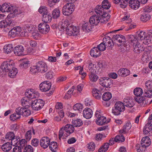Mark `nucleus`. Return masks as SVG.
<instances>
[{
	"mask_svg": "<svg viewBox=\"0 0 152 152\" xmlns=\"http://www.w3.org/2000/svg\"><path fill=\"white\" fill-rule=\"evenodd\" d=\"M96 15L91 16L90 18L89 22L93 26H97L99 23H106L110 18V16L108 13L101 14L96 13Z\"/></svg>",
	"mask_w": 152,
	"mask_h": 152,
	"instance_id": "1",
	"label": "nucleus"
},
{
	"mask_svg": "<svg viewBox=\"0 0 152 152\" xmlns=\"http://www.w3.org/2000/svg\"><path fill=\"white\" fill-rule=\"evenodd\" d=\"M111 5L108 1L104 0L102 3V5H98L95 9L96 13H100L101 15L103 14L107 13L104 11V9H108L110 7Z\"/></svg>",
	"mask_w": 152,
	"mask_h": 152,
	"instance_id": "2",
	"label": "nucleus"
},
{
	"mask_svg": "<svg viewBox=\"0 0 152 152\" xmlns=\"http://www.w3.org/2000/svg\"><path fill=\"white\" fill-rule=\"evenodd\" d=\"M125 110V107L124 103L121 102H118L114 105V107L112 110V113L114 115H120L121 112Z\"/></svg>",
	"mask_w": 152,
	"mask_h": 152,
	"instance_id": "3",
	"label": "nucleus"
},
{
	"mask_svg": "<svg viewBox=\"0 0 152 152\" xmlns=\"http://www.w3.org/2000/svg\"><path fill=\"white\" fill-rule=\"evenodd\" d=\"M138 38L140 40H143V43L145 45L152 44V37L147 35L145 32L142 31L139 32Z\"/></svg>",
	"mask_w": 152,
	"mask_h": 152,
	"instance_id": "4",
	"label": "nucleus"
},
{
	"mask_svg": "<svg viewBox=\"0 0 152 152\" xmlns=\"http://www.w3.org/2000/svg\"><path fill=\"white\" fill-rule=\"evenodd\" d=\"M75 9V6L73 4L67 3L63 7L62 12L64 15L68 16L73 12Z\"/></svg>",
	"mask_w": 152,
	"mask_h": 152,
	"instance_id": "5",
	"label": "nucleus"
},
{
	"mask_svg": "<svg viewBox=\"0 0 152 152\" xmlns=\"http://www.w3.org/2000/svg\"><path fill=\"white\" fill-rule=\"evenodd\" d=\"M9 11L11 14L9 15L7 17L9 18L14 17L15 15H20L21 16V14H23V10L19 9L17 7L13 6L11 5H10Z\"/></svg>",
	"mask_w": 152,
	"mask_h": 152,
	"instance_id": "6",
	"label": "nucleus"
},
{
	"mask_svg": "<svg viewBox=\"0 0 152 152\" xmlns=\"http://www.w3.org/2000/svg\"><path fill=\"white\" fill-rule=\"evenodd\" d=\"M44 104V102L42 100L37 99L32 101L31 106L33 110L38 111L43 107Z\"/></svg>",
	"mask_w": 152,
	"mask_h": 152,
	"instance_id": "7",
	"label": "nucleus"
},
{
	"mask_svg": "<svg viewBox=\"0 0 152 152\" xmlns=\"http://www.w3.org/2000/svg\"><path fill=\"white\" fill-rule=\"evenodd\" d=\"M113 39L115 41V42H118L119 44H117L119 46L124 45L126 42V39L124 36L121 34H115L113 36Z\"/></svg>",
	"mask_w": 152,
	"mask_h": 152,
	"instance_id": "8",
	"label": "nucleus"
},
{
	"mask_svg": "<svg viewBox=\"0 0 152 152\" xmlns=\"http://www.w3.org/2000/svg\"><path fill=\"white\" fill-rule=\"evenodd\" d=\"M99 80V83L101 85L106 88H110V86L113 84V80L108 77H101Z\"/></svg>",
	"mask_w": 152,
	"mask_h": 152,
	"instance_id": "9",
	"label": "nucleus"
},
{
	"mask_svg": "<svg viewBox=\"0 0 152 152\" xmlns=\"http://www.w3.org/2000/svg\"><path fill=\"white\" fill-rule=\"evenodd\" d=\"M13 67V65L10 61H4L1 66V68L3 71L7 72L10 71Z\"/></svg>",
	"mask_w": 152,
	"mask_h": 152,
	"instance_id": "10",
	"label": "nucleus"
},
{
	"mask_svg": "<svg viewBox=\"0 0 152 152\" xmlns=\"http://www.w3.org/2000/svg\"><path fill=\"white\" fill-rule=\"evenodd\" d=\"M38 29L39 31L42 34H46L50 30V26L47 23H41L38 25Z\"/></svg>",
	"mask_w": 152,
	"mask_h": 152,
	"instance_id": "11",
	"label": "nucleus"
},
{
	"mask_svg": "<svg viewBox=\"0 0 152 152\" xmlns=\"http://www.w3.org/2000/svg\"><path fill=\"white\" fill-rule=\"evenodd\" d=\"M51 86V83L49 81L43 82L39 85L40 90L43 92H46L48 91L50 88Z\"/></svg>",
	"mask_w": 152,
	"mask_h": 152,
	"instance_id": "12",
	"label": "nucleus"
},
{
	"mask_svg": "<svg viewBox=\"0 0 152 152\" xmlns=\"http://www.w3.org/2000/svg\"><path fill=\"white\" fill-rule=\"evenodd\" d=\"M36 66L38 69H39V72L42 73H44L48 70L47 65L43 61H39L37 63Z\"/></svg>",
	"mask_w": 152,
	"mask_h": 152,
	"instance_id": "13",
	"label": "nucleus"
},
{
	"mask_svg": "<svg viewBox=\"0 0 152 152\" xmlns=\"http://www.w3.org/2000/svg\"><path fill=\"white\" fill-rule=\"evenodd\" d=\"M66 33L69 35L75 36L78 33L79 30L76 27L70 25L69 26V28L66 29Z\"/></svg>",
	"mask_w": 152,
	"mask_h": 152,
	"instance_id": "14",
	"label": "nucleus"
},
{
	"mask_svg": "<svg viewBox=\"0 0 152 152\" xmlns=\"http://www.w3.org/2000/svg\"><path fill=\"white\" fill-rule=\"evenodd\" d=\"M134 99L137 102L140 104L142 106H144L148 104V101L147 98L145 96H137L134 97Z\"/></svg>",
	"mask_w": 152,
	"mask_h": 152,
	"instance_id": "15",
	"label": "nucleus"
},
{
	"mask_svg": "<svg viewBox=\"0 0 152 152\" xmlns=\"http://www.w3.org/2000/svg\"><path fill=\"white\" fill-rule=\"evenodd\" d=\"M28 90L25 93L26 96L28 98L33 99L38 98L39 95V93L36 91H33V90Z\"/></svg>",
	"mask_w": 152,
	"mask_h": 152,
	"instance_id": "16",
	"label": "nucleus"
},
{
	"mask_svg": "<svg viewBox=\"0 0 152 152\" xmlns=\"http://www.w3.org/2000/svg\"><path fill=\"white\" fill-rule=\"evenodd\" d=\"M21 31V28L19 26L14 27L9 32V35L12 37L18 35Z\"/></svg>",
	"mask_w": 152,
	"mask_h": 152,
	"instance_id": "17",
	"label": "nucleus"
},
{
	"mask_svg": "<svg viewBox=\"0 0 152 152\" xmlns=\"http://www.w3.org/2000/svg\"><path fill=\"white\" fill-rule=\"evenodd\" d=\"M50 139L48 137H44L40 141V145L43 148L45 149L48 147L50 144Z\"/></svg>",
	"mask_w": 152,
	"mask_h": 152,
	"instance_id": "18",
	"label": "nucleus"
},
{
	"mask_svg": "<svg viewBox=\"0 0 152 152\" xmlns=\"http://www.w3.org/2000/svg\"><path fill=\"white\" fill-rule=\"evenodd\" d=\"M24 50L23 47L21 45H18L15 47L14 49V53L18 56L26 54L24 53Z\"/></svg>",
	"mask_w": 152,
	"mask_h": 152,
	"instance_id": "19",
	"label": "nucleus"
},
{
	"mask_svg": "<svg viewBox=\"0 0 152 152\" xmlns=\"http://www.w3.org/2000/svg\"><path fill=\"white\" fill-rule=\"evenodd\" d=\"M130 71L126 68H121L118 71L117 74L120 76L125 77L130 74Z\"/></svg>",
	"mask_w": 152,
	"mask_h": 152,
	"instance_id": "20",
	"label": "nucleus"
},
{
	"mask_svg": "<svg viewBox=\"0 0 152 152\" xmlns=\"http://www.w3.org/2000/svg\"><path fill=\"white\" fill-rule=\"evenodd\" d=\"M32 101L31 99H29L28 97H25L22 99L21 102L22 106L23 107L28 108L31 105Z\"/></svg>",
	"mask_w": 152,
	"mask_h": 152,
	"instance_id": "21",
	"label": "nucleus"
},
{
	"mask_svg": "<svg viewBox=\"0 0 152 152\" xmlns=\"http://www.w3.org/2000/svg\"><path fill=\"white\" fill-rule=\"evenodd\" d=\"M134 51L136 53H139L144 50L143 46L139 42L133 45Z\"/></svg>",
	"mask_w": 152,
	"mask_h": 152,
	"instance_id": "22",
	"label": "nucleus"
},
{
	"mask_svg": "<svg viewBox=\"0 0 152 152\" xmlns=\"http://www.w3.org/2000/svg\"><path fill=\"white\" fill-rule=\"evenodd\" d=\"M83 114L84 117L86 119H89L92 116L93 111L91 109L87 108L83 110Z\"/></svg>",
	"mask_w": 152,
	"mask_h": 152,
	"instance_id": "23",
	"label": "nucleus"
},
{
	"mask_svg": "<svg viewBox=\"0 0 152 152\" xmlns=\"http://www.w3.org/2000/svg\"><path fill=\"white\" fill-rule=\"evenodd\" d=\"M93 28V25H91L90 23H84L82 26V29L86 32H89Z\"/></svg>",
	"mask_w": 152,
	"mask_h": 152,
	"instance_id": "24",
	"label": "nucleus"
},
{
	"mask_svg": "<svg viewBox=\"0 0 152 152\" xmlns=\"http://www.w3.org/2000/svg\"><path fill=\"white\" fill-rule=\"evenodd\" d=\"M140 3L138 0H132L129 2L130 7L134 10H136L139 8L140 6Z\"/></svg>",
	"mask_w": 152,
	"mask_h": 152,
	"instance_id": "25",
	"label": "nucleus"
},
{
	"mask_svg": "<svg viewBox=\"0 0 152 152\" xmlns=\"http://www.w3.org/2000/svg\"><path fill=\"white\" fill-rule=\"evenodd\" d=\"M151 144V141L148 136L143 137L141 140V145L146 148L149 146Z\"/></svg>",
	"mask_w": 152,
	"mask_h": 152,
	"instance_id": "26",
	"label": "nucleus"
},
{
	"mask_svg": "<svg viewBox=\"0 0 152 152\" xmlns=\"http://www.w3.org/2000/svg\"><path fill=\"white\" fill-rule=\"evenodd\" d=\"M143 133L145 134H148L149 136L152 135V126L147 124L145 126L143 129Z\"/></svg>",
	"mask_w": 152,
	"mask_h": 152,
	"instance_id": "27",
	"label": "nucleus"
},
{
	"mask_svg": "<svg viewBox=\"0 0 152 152\" xmlns=\"http://www.w3.org/2000/svg\"><path fill=\"white\" fill-rule=\"evenodd\" d=\"M132 125L130 122H128L123 126L122 129L120 130V132L125 134L127 133L129 130L131 129Z\"/></svg>",
	"mask_w": 152,
	"mask_h": 152,
	"instance_id": "28",
	"label": "nucleus"
},
{
	"mask_svg": "<svg viewBox=\"0 0 152 152\" xmlns=\"http://www.w3.org/2000/svg\"><path fill=\"white\" fill-rule=\"evenodd\" d=\"M92 93L93 96L96 99H99L101 98L102 94L100 90L94 89L92 91Z\"/></svg>",
	"mask_w": 152,
	"mask_h": 152,
	"instance_id": "29",
	"label": "nucleus"
},
{
	"mask_svg": "<svg viewBox=\"0 0 152 152\" xmlns=\"http://www.w3.org/2000/svg\"><path fill=\"white\" fill-rule=\"evenodd\" d=\"M60 25L59 26V28L60 31L64 30V29H66V30L69 28V26H70L69 24L68 20H65L63 22L61 23Z\"/></svg>",
	"mask_w": 152,
	"mask_h": 152,
	"instance_id": "30",
	"label": "nucleus"
},
{
	"mask_svg": "<svg viewBox=\"0 0 152 152\" xmlns=\"http://www.w3.org/2000/svg\"><path fill=\"white\" fill-rule=\"evenodd\" d=\"M90 54L92 56L97 57L100 55V52L97 48L94 47L90 51Z\"/></svg>",
	"mask_w": 152,
	"mask_h": 152,
	"instance_id": "31",
	"label": "nucleus"
},
{
	"mask_svg": "<svg viewBox=\"0 0 152 152\" xmlns=\"http://www.w3.org/2000/svg\"><path fill=\"white\" fill-rule=\"evenodd\" d=\"M64 129L66 132L68 134H71L74 132L75 128L73 125L71 124H68L64 127Z\"/></svg>",
	"mask_w": 152,
	"mask_h": 152,
	"instance_id": "32",
	"label": "nucleus"
},
{
	"mask_svg": "<svg viewBox=\"0 0 152 152\" xmlns=\"http://www.w3.org/2000/svg\"><path fill=\"white\" fill-rule=\"evenodd\" d=\"M139 33H137L138 34ZM138 34L137 36H134L133 35H130L129 36V41H130L131 43L134 45L137 42H139L138 40H140L138 38Z\"/></svg>",
	"mask_w": 152,
	"mask_h": 152,
	"instance_id": "33",
	"label": "nucleus"
},
{
	"mask_svg": "<svg viewBox=\"0 0 152 152\" xmlns=\"http://www.w3.org/2000/svg\"><path fill=\"white\" fill-rule=\"evenodd\" d=\"M106 118L103 116L99 117L96 120V124L99 125H102L105 123H108V122H106Z\"/></svg>",
	"mask_w": 152,
	"mask_h": 152,
	"instance_id": "34",
	"label": "nucleus"
},
{
	"mask_svg": "<svg viewBox=\"0 0 152 152\" xmlns=\"http://www.w3.org/2000/svg\"><path fill=\"white\" fill-rule=\"evenodd\" d=\"M52 20L51 15L48 12L47 13L43 15L42 17V20L44 23H47L50 22Z\"/></svg>",
	"mask_w": 152,
	"mask_h": 152,
	"instance_id": "35",
	"label": "nucleus"
},
{
	"mask_svg": "<svg viewBox=\"0 0 152 152\" xmlns=\"http://www.w3.org/2000/svg\"><path fill=\"white\" fill-rule=\"evenodd\" d=\"M72 124L74 126L79 127L81 126L83 124V121L80 119H77L72 120Z\"/></svg>",
	"mask_w": 152,
	"mask_h": 152,
	"instance_id": "36",
	"label": "nucleus"
},
{
	"mask_svg": "<svg viewBox=\"0 0 152 152\" xmlns=\"http://www.w3.org/2000/svg\"><path fill=\"white\" fill-rule=\"evenodd\" d=\"M13 47L12 44H8L5 45L4 47V50L7 54L10 53L13 50Z\"/></svg>",
	"mask_w": 152,
	"mask_h": 152,
	"instance_id": "37",
	"label": "nucleus"
},
{
	"mask_svg": "<svg viewBox=\"0 0 152 152\" xmlns=\"http://www.w3.org/2000/svg\"><path fill=\"white\" fill-rule=\"evenodd\" d=\"M12 145L10 142H7L2 145L1 148L4 151H8L12 148Z\"/></svg>",
	"mask_w": 152,
	"mask_h": 152,
	"instance_id": "38",
	"label": "nucleus"
},
{
	"mask_svg": "<svg viewBox=\"0 0 152 152\" xmlns=\"http://www.w3.org/2000/svg\"><path fill=\"white\" fill-rule=\"evenodd\" d=\"M124 106L128 107H131L134 105V103L131 99H124Z\"/></svg>",
	"mask_w": 152,
	"mask_h": 152,
	"instance_id": "39",
	"label": "nucleus"
},
{
	"mask_svg": "<svg viewBox=\"0 0 152 152\" xmlns=\"http://www.w3.org/2000/svg\"><path fill=\"white\" fill-rule=\"evenodd\" d=\"M89 79L93 82H96L99 78L98 76L91 72L89 75Z\"/></svg>",
	"mask_w": 152,
	"mask_h": 152,
	"instance_id": "40",
	"label": "nucleus"
},
{
	"mask_svg": "<svg viewBox=\"0 0 152 152\" xmlns=\"http://www.w3.org/2000/svg\"><path fill=\"white\" fill-rule=\"evenodd\" d=\"M67 132H66L64 129V127H62L60 130L59 132V138L60 139L61 138L64 139L68 135L66 134Z\"/></svg>",
	"mask_w": 152,
	"mask_h": 152,
	"instance_id": "41",
	"label": "nucleus"
},
{
	"mask_svg": "<svg viewBox=\"0 0 152 152\" xmlns=\"http://www.w3.org/2000/svg\"><path fill=\"white\" fill-rule=\"evenodd\" d=\"M10 7V5L6 3H4L2 4V6H0V11H1L2 12H8L9 11Z\"/></svg>",
	"mask_w": 152,
	"mask_h": 152,
	"instance_id": "42",
	"label": "nucleus"
},
{
	"mask_svg": "<svg viewBox=\"0 0 152 152\" xmlns=\"http://www.w3.org/2000/svg\"><path fill=\"white\" fill-rule=\"evenodd\" d=\"M18 72L17 69L14 67L10 71L8 72V75L11 78H14L17 74Z\"/></svg>",
	"mask_w": 152,
	"mask_h": 152,
	"instance_id": "43",
	"label": "nucleus"
},
{
	"mask_svg": "<svg viewBox=\"0 0 152 152\" xmlns=\"http://www.w3.org/2000/svg\"><path fill=\"white\" fill-rule=\"evenodd\" d=\"M102 99L104 101L109 100L112 97L111 94L109 92L104 93L102 96Z\"/></svg>",
	"mask_w": 152,
	"mask_h": 152,
	"instance_id": "44",
	"label": "nucleus"
},
{
	"mask_svg": "<svg viewBox=\"0 0 152 152\" xmlns=\"http://www.w3.org/2000/svg\"><path fill=\"white\" fill-rule=\"evenodd\" d=\"M29 61L26 59L23 60L19 66L21 68H27L29 65Z\"/></svg>",
	"mask_w": 152,
	"mask_h": 152,
	"instance_id": "45",
	"label": "nucleus"
},
{
	"mask_svg": "<svg viewBox=\"0 0 152 152\" xmlns=\"http://www.w3.org/2000/svg\"><path fill=\"white\" fill-rule=\"evenodd\" d=\"M60 11L58 8H56L54 9L52 12L53 18L54 19H56L60 16Z\"/></svg>",
	"mask_w": 152,
	"mask_h": 152,
	"instance_id": "46",
	"label": "nucleus"
},
{
	"mask_svg": "<svg viewBox=\"0 0 152 152\" xmlns=\"http://www.w3.org/2000/svg\"><path fill=\"white\" fill-rule=\"evenodd\" d=\"M49 148L52 151H56L58 149L57 143L55 142H52L50 143Z\"/></svg>",
	"mask_w": 152,
	"mask_h": 152,
	"instance_id": "47",
	"label": "nucleus"
},
{
	"mask_svg": "<svg viewBox=\"0 0 152 152\" xmlns=\"http://www.w3.org/2000/svg\"><path fill=\"white\" fill-rule=\"evenodd\" d=\"M134 94L136 97L140 96L142 95L143 91L142 88H136L134 90Z\"/></svg>",
	"mask_w": 152,
	"mask_h": 152,
	"instance_id": "48",
	"label": "nucleus"
},
{
	"mask_svg": "<svg viewBox=\"0 0 152 152\" xmlns=\"http://www.w3.org/2000/svg\"><path fill=\"white\" fill-rule=\"evenodd\" d=\"M150 18V16L148 14L143 13L141 16L140 19L142 21L145 22L149 20Z\"/></svg>",
	"mask_w": 152,
	"mask_h": 152,
	"instance_id": "49",
	"label": "nucleus"
},
{
	"mask_svg": "<svg viewBox=\"0 0 152 152\" xmlns=\"http://www.w3.org/2000/svg\"><path fill=\"white\" fill-rule=\"evenodd\" d=\"M109 146L108 143H106L99 149L98 152H106Z\"/></svg>",
	"mask_w": 152,
	"mask_h": 152,
	"instance_id": "50",
	"label": "nucleus"
},
{
	"mask_svg": "<svg viewBox=\"0 0 152 152\" xmlns=\"http://www.w3.org/2000/svg\"><path fill=\"white\" fill-rule=\"evenodd\" d=\"M136 149L137 152H145L146 147L143 145H136Z\"/></svg>",
	"mask_w": 152,
	"mask_h": 152,
	"instance_id": "51",
	"label": "nucleus"
},
{
	"mask_svg": "<svg viewBox=\"0 0 152 152\" xmlns=\"http://www.w3.org/2000/svg\"><path fill=\"white\" fill-rule=\"evenodd\" d=\"M38 12L43 15L48 12L47 7L44 6H41L38 10Z\"/></svg>",
	"mask_w": 152,
	"mask_h": 152,
	"instance_id": "52",
	"label": "nucleus"
},
{
	"mask_svg": "<svg viewBox=\"0 0 152 152\" xmlns=\"http://www.w3.org/2000/svg\"><path fill=\"white\" fill-rule=\"evenodd\" d=\"M125 140L124 137L121 134L117 135L115 138V142H122Z\"/></svg>",
	"mask_w": 152,
	"mask_h": 152,
	"instance_id": "53",
	"label": "nucleus"
},
{
	"mask_svg": "<svg viewBox=\"0 0 152 152\" xmlns=\"http://www.w3.org/2000/svg\"><path fill=\"white\" fill-rule=\"evenodd\" d=\"M15 134L13 132L7 133L5 135V138L7 140H12L15 137Z\"/></svg>",
	"mask_w": 152,
	"mask_h": 152,
	"instance_id": "54",
	"label": "nucleus"
},
{
	"mask_svg": "<svg viewBox=\"0 0 152 152\" xmlns=\"http://www.w3.org/2000/svg\"><path fill=\"white\" fill-rule=\"evenodd\" d=\"M144 94L145 97L151 98L152 97V91L150 89L145 88L144 90Z\"/></svg>",
	"mask_w": 152,
	"mask_h": 152,
	"instance_id": "55",
	"label": "nucleus"
},
{
	"mask_svg": "<svg viewBox=\"0 0 152 152\" xmlns=\"http://www.w3.org/2000/svg\"><path fill=\"white\" fill-rule=\"evenodd\" d=\"M83 105L80 103L75 104L73 107V109L75 110L81 111Z\"/></svg>",
	"mask_w": 152,
	"mask_h": 152,
	"instance_id": "56",
	"label": "nucleus"
},
{
	"mask_svg": "<svg viewBox=\"0 0 152 152\" xmlns=\"http://www.w3.org/2000/svg\"><path fill=\"white\" fill-rule=\"evenodd\" d=\"M10 26L9 23H8L6 20H4L0 22V28H3L7 27Z\"/></svg>",
	"mask_w": 152,
	"mask_h": 152,
	"instance_id": "57",
	"label": "nucleus"
},
{
	"mask_svg": "<svg viewBox=\"0 0 152 152\" xmlns=\"http://www.w3.org/2000/svg\"><path fill=\"white\" fill-rule=\"evenodd\" d=\"M39 140L35 138L31 140V144L33 146L35 147H37L39 145Z\"/></svg>",
	"mask_w": 152,
	"mask_h": 152,
	"instance_id": "58",
	"label": "nucleus"
},
{
	"mask_svg": "<svg viewBox=\"0 0 152 152\" xmlns=\"http://www.w3.org/2000/svg\"><path fill=\"white\" fill-rule=\"evenodd\" d=\"M25 137L27 141H29L31 138V131L30 130L28 131L25 134Z\"/></svg>",
	"mask_w": 152,
	"mask_h": 152,
	"instance_id": "59",
	"label": "nucleus"
},
{
	"mask_svg": "<svg viewBox=\"0 0 152 152\" xmlns=\"http://www.w3.org/2000/svg\"><path fill=\"white\" fill-rule=\"evenodd\" d=\"M87 148L89 151H93L95 148V144L93 142H90L87 145Z\"/></svg>",
	"mask_w": 152,
	"mask_h": 152,
	"instance_id": "60",
	"label": "nucleus"
},
{
	"mask_svg": "<svg viewBox=\"0 0 152 152\" xmlns=\"http://www.w3.org/2000/svg\"><path fill=\"white\" fill-rule=\"evenodd\" d=\"M33 148L32 146L28 145L25 147L23 150V152H33Z\"/></svg>",
	"mask_w": 152,
	"mask_h": 152,
	"instance_id": "61",
	"label": "nucleus"
},
{
	"mask_svg": "<svg viewBox=\"0 0 152 152\" xmlns=\"http://www.w3.org/2000/svg\"><path fill=\"white\" fill-rule=\"evenodd\" d=\"M145 88L150 89L152 88V80H148L145 83Z\"/></svg>",
	"mask_w": 152,
	"mask_h": 152,
	"instance_id": "62",
	"label": "nucleus"
},
{
	"mask_svg": "<svg viewBox=\"0 0 152 152\" xmlns=\"http://www.w3.org/2000/svg\"><path fill=\"white\" fill-rule=\"evenodd\" d=\"M98 48V50L100 51H103L106 49V45L104 43H102L98 45L97 47Z\"/></svg>",
	"mask_w": 152,
	"mask_h": 152,
	"instance_id": "63",
	"label": "nucleus"
},
{
	"mask_svg": "<svg viewBox=\"0 0 152 152\" xmlns=\"http://www.w3.org/2000/svg\"><path fill=\"white\" fill-rule=\"evenodd\" d=\"M37 66H33L31 67L30 72L32 74H35L36 73L39 72V71Z\"/></svg>",
	"mask_w": 152,
	"mask_h": 152,
	"instance_id": "64",
	"label": "nucleus"
}]
</instances>
